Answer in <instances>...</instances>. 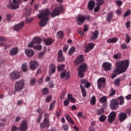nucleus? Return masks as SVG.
Masks as SVG:
<instances>
[{"mask_svg": "<svg viewBox=\"0 0 131 131\" xmlns=\"http://www.w3.org/2000/svg\"><path fill=\"white\" fill-rule=\"evenodd\" d=\"M57 61L58 62H63L65 61V57H64V56H63V52L61 50H59L58 52Z\"/></svg>", "mask_w": 131, "mask_h": 131, "instance_id": "18", "label": "nucleus"}, {"mask_svg": "<svg viewBox=\"0 0 131 131\" xmlns=\"http://www.w3.org/2000/svg\"><path fill=\"white\" fill-rule=\"evenodd\" d=\"M25 53L27 57H31L34 56V51L31 49H26L25 50Z\"/></svg>", "mask_w": 131, "mask_h": 131, "instance_id": "21", "label": "nucleus"}, {"mask_svg": "<svg viewBox=\"0 0 131 131\" xmlns=\"http://www.w3.org/2000/svg\"><path fill=\"white\" fill-rule=\"evenodd\" d=\"M106 118L107 117H106V116L104 115H101L99 118V121H100V122H104V121L106 120Z\"/></svg>", "mask_w": 131, "mask_h": 131, "instance_id": "38", "label": "nucleus"}, {"mask_svg": "<svg viewBox=\"0 0 131 131\" xmlns=\"http://www.w3.org/2000/svg\"><path fill=\"white\" fill-rule=\"evenodd\" d=\"M96 113L97 115H101V114H103L104 113V108H100L97 110Z\"/></svg>", "mask_w": 131, "mask_h": 131, "instance_id": "42", "label": "nucleus"}, {"mask_svg": "<svg viewBox=\"0 0 131 131\" xmlns=\"http://www.w3.org/2000/svg\"><path fill=\"white\" fill-rule=\"evenodd\" d=\"M117 41H118V39L116 37H114L107 40V42H108V43H115V42H117Z\"/></svg>", "mask_w": 131, "mask_h": 131, "instance_id": "28", "label": "nucleus"}, {"mask_svg": "<svg viewBox=\"0 0 131 131\" xmlns=\"http://www.w3.org/2000/svg\"><path fill=\"white\" fill-rule=\"evenodd\" d=\"M84 59H83V55H79L74 61V65L75 66H78L79 64L83 62Z\"/></svg>", "mask_w": 131, "mask_h": 131, "instance_id": "11", "label": "nucleus"}, {"mask_svg": "<svg viewBox=\"0 0 131 131\" xmlns=\"http://www.w3.org/2000/svg\"><path fill=\"white\" fill-rule=\"evenodd\" d=\"M64 68H65V64L59 65L57 67V70L59 72H61V71H63V70H64Z\"/></svg>", "mask_w": 131, "mask_h": 131, "instance_id": "40", "label": "nucleus"}, {"mask_svg": "<svg viewBox=\"0 0 131 131\" xmlns=\"http://www.w3.org/2000/svg\"><path fill=\"white\" fill-rule=\"evenodd\" d=\"M42 94L44 95H48V94H50V91L48 88H45L42 90Z\"/></svg>", "mask_w": 131, "mask_h": 131, "instance_id": "39", "label": "nucleus"}, {"mask_svg": "<svg viewBox=\"0 0 131 131\" xmlns=\"http://www.w3.org/2000/svg\"><path fill=\"white\" fill-rule=\"evenodd\" d=\"M6 17L7 20H8V21H11V17H12V15H11V14L7 13L6 14Z\"/></svg>", "mask_w": 131, "mask_h": 131, "instance_id": "61", "label": "nucleus"}, {"mask_svg": "<svg viewBox=\"0 0 131 131\" xmlns=\"http://www.w3.org/2000/svg\"><path fill=\"white\" fill-rule=\"evenodd\" d=\"M125 39H126V42L127 43H129L131 38H130V36H129L127 34H126Z\"/></svg>", "mask_w": 131, "mask_h": 131, "instance_id": "52", "label": "nucleus"}, {"mask_svg": "<svg viewBox=\"0 0 131 131\" xmlns=\"http://www.w3.org/2000/svg\"><path fill=\"white\" fill-rule=\"evenodd\" d=\"M70 71H69L68 73H66V72H63L61 73L60 78H64V79H68V78L70 77Z\"/></svg>", "mask_w": 131, "mask_h": 131, "instance_id": "25", "label": "nucleus"}, {"mask_svg": "<svg viewBox=\"0 0 131 131\" xmlns=\"http://www.w3.org/2000/svg\"><path fill=\"white\" fill-rule=\"evenodd\" d=\"M28 1V0H23L24 2H27ZM22 2L23 0H13V3H10L7 7L12 10H16V9H19V5H20V3H22Z\"/></svg>", "mask_w": 131, "mask_h": 131, "instance_id": "5", "label": "nucleus"}, {"mask_svg": "<svg viewBox=\"0 0 131 131\" xmlns=\"http://www.w3.org/2000/svg\"><path fill=\"white\" fill-rule=\"evenodd\" d=\"M117 100L119 101L120 105H123L124 104V97L123 96H120L117 98Z\"/></svg>", "mask_w": 131, "mask_h": 131, "instance_id": "37", "label": "nucleus"}, {"mask_svg": "<svg viewBox=\"0 0 131 131\" xmlns=\"http://www.w3.org/2000/svg\"><path fill=\"white\" fill-rule=\"evenodd\" d=\"M121 48L122 50H126L128 49V47H127V45L125 43H123V44H121Z\"/></svg>", "mask_w": 131, "mask_h": 131, "instance_id": "51", "label": "nucleus"}, {"mask_svg": "<svg viewBox=\"0 0 131 131\" xmlns=\"http://www.w3.org/2000/svg\"><path fill=\"white\" fill-rule=\"evenodd\" d=\"M56 103V101H53L52 102L50 105L49 110H53V108L55 107V104Z\"/></svg>", "mask_w": 131, "mask_h": 131, "instance_id": "50", "label": "nucleus"}, {"mask_svg": "<svg viewBox=\"0 0 131 131\" xmlns=\"http://www.w3.org/2000/svg\"><path fill=\"white\" fill-rule=\"evenodd\" d=\"M21 69L24 72H26L27 70H28V68H27V64L26 63H24L21 66Z\"/></svg>", "mask_w": 131, "mask_h": 131, "instance_id": "44", "label": "nucleus"}, {"mask_svg": "<svg viewBox=\"0 0 131 131\" xmlns=\"http://www.w3.org/2000/svg\"><path fill=\"white\" fill-rule=\"evenodd\" d=\"M25 12H27V14L26 15V18H29L30 15H31V9H28V8L26 7L25 8Z\"/></svg>", "mask_w": 131, "mask_h": 131, "instance_id": "33", "label": "nucleus"}, {"mask_svg": "<svg viewBox=\"0 0 131 131\" xmlns=\"http://www.w3.org/2000/svg\"><path fill=\"white\" fill-rule=\"evenodd\" d=\"M116 5L118 6V7H121V5H122V1H117L116 2Z\"/></svg>", "mask_w": 131, "mask_h": 131, "instance_id": "60", "label": "nucleus"}, {"mask_svg": "<svg viewBox=\"0 0 131 131\" xmlns=\"http://www.w3.org/2000/svg\"><path fill=\"white\" fill-rule=\"evenodd\" d=\"M116 69L114 70L112 74V78H115L118 74L125 72L129 66V60L127 59L117 62H116Z\"/></svg>", "mask_w": 131, "mask_h": 131, "instance_id": "1", "label": "nucleus"}, {"mask_svg": "<svg viewBox=\"0 0 131 131\" xmlns=\"http://www.w3.org/2000/svg\"><path fill=\"white\" fill-rule=\"evenodd\" d=\"M63 11V7L62 5H59V7H57L51 14L52 17H56V16H59L60 12Z\"/></svg>", "mask_w": 131, "mask_h": 131, "instance_id": "7", "label": "nucleus"}, {"mask_svg": "<svg viewBox=\"0 0 131 131\" xmlns=\"http://www.w3.org/2000/svg\"><path fill=\"white\" fill-rule=\"evenodd\" d=\"M45 54H46V51L42 52L40 53L38 55V58L39 59H41V58H43V56H45Z\"/></svg>", "mask_w": 131, "mask_h": 131, "instance_id": "55", "label": "nucleus"}, {"mask_svg": "<svg viewBox=\"0 0 131 131\" xmlns=\"http://www.w3.org/2000/svg\"><path fill=\"white\" fill-rule=\"evenodd\" d=\"M25 85V80L21 79L16 82L14 85V93L16 92H20L24 89Z\"/></svg>", "mask_w": 131, "mask_h": 131, "instance_id": "4", "label": "nucleus"}, {"mask_svg": "<svg viewBox=\"0 0 131 131\" xmlns=\"http://www.w3.org/2000/svg\"><path fill=\"white\" fill-rule=\"evenodd\" d=\"M18 54V48H12L10 51V56H15Z\"/></svg>", "mask_w": 131, "mask_h": 131, "instance_id": "27", "label": "nucleus"}, {"mask_svg": "<svg viewBox=\"0 0 131 131\" xmlns=\"http://www.w3.org/2000/svg\"><path fill=\"white\" fill-rule=\"evenodd\" d=\"M30 67L31 70H35L37 68V67L39 66L38 62L36 60H31L30 62Z\"/></svg>", "mask_w": 131, "mask_h": 131, "instance_id": "14", "label": "nucleus"}, {"mask_svg": "<svg viewBox=\"0 0 131 131\" xmlns=\"http://www.w3.org/2000/svg\"><path fill=\"white\" fill-rule=\"evenodd\" d=\"M119 106V103H118V101H117V100L114 99L111 100L110 103V108L112 109V110H116V109L118 108Z\"/></svg>", "mask_w": 131, "mask_h": 131, "instance_id": "10", "label": "nucleus"}, {"mask_svg": "<svg viewBox=\"0 0 131 131\" xmlns=\"http://www.w3.org/2000/svg\"><path fill=\"white\" fill-rule=\"evenodd\" d=\"M30 84L32 86H33V85H34L35 84V82H36V80H35V78H32L30 81Z\"/></svg>", "mask_w": 131, "mask_h": 131, "instance_id": "53", "label": "nucleus"}, {"mask_svg": "<svg viewBox=\"0 0 131 131\" xmlns=\"http://www.w3.org/2000/svg\"><path fill=\"white\" fill-rule=\"evenodd\" d=\"M94 47H95V43H89L88 45V46L86 47V49H85V53H89V52L92 51V50L94 49Z\"/></svg>", "mask_w": 131, "mask_h": 131, "instance_id": "22", "label": "nucleus"}, {"mask_svg": "<svg viewBox=\"0 0 131 131\" xmlns=\"http://www.w3.org/2000/svg\"><path fill=\"white\" fill-rule=\"evenodd\" d=\"M114 17V12L113 11H110L107 14L106 19L107 22H110L112 20V18Z\"/></svg>", "mask_w": 131, "mask_h": 131, "instance_id": "24", "label": "nucleus"}, {"mask_svg": "<svg viewBox=\"0 0 131 131\" xmlns=\"http://www.w3.org/2000/svg\"><path fill=\"white\" fill-rule=\"evenodd\" d=\"M99 102L101 104L107 103V97L103 96L102 97L100 98L99 100Z\"/></svg>", "mask_w": 131, "mask_h": 131, "instance_id": "35", "label": "nucleus"}, {"mask_svg": "<svg viewBox=\"0 0 131 131\" xmlns=\"http://www.w3.org/2000/svg\"><path fill=\"white\" fill-rule=\"evenodd\" d=\"M99 36V31H95L91 35L90 38L91 40H95L98 38Z\"/></svg>", "mask_w": 131, "mask_h": 131, "instance_id": "23", "label": "nucleus"}, {"mask_svg": "<svg viewBox=\"0 0 131 131\" xmlns=\"http://www.w3.org/2000/svg\"><path fill=\"white\" fill-rule=\"evenodd\" d=\"M68 99L69 101H70L72 103L75 102V98H73V96H72V95L71 94L68 95Z\"/></svg>", "mask_w": 131, "mask_h": 131, "instance_id": "36", "label": "nucleus"}, {"mask_svg": "<svg viewBox=\"0 0 131 131\" xmlns=\"http://www.w3.org/2000/svg\"><path fill=\"white\" fill-rule=\"evenodd\" d=\"M126 118H127V115L126 113L121 112L119 114L118 119L121 122L124 121Z\"/></svg>", "mask_w": 131, "mask_h": 131, "instance_id": "13", "label": "nucleus"}, {"mask_svg": "<svg viewBox=\"0 0 131 131\" xmlns=\"http://www.w3.org/2000/svg\"><path fill=\"white\" fill-rule=\"evenodd\" d=\"M27 126H28L27 121L24 120L20 124V126L19 127V130L26 131V129H27Z\"/></svg>", "mask_w": 131, "mask_h": 131, "instance_id": "17", "label": "nucleus"}, {"mask_svg": "<svg viewBox=\"0 0 131 131\" xmlns=\"http://www.w3.org/2000/svg\"><path fill=\"white\" fill-rule=\"evenodd\" d=\"M50 101H52V96H48L46 98V102L47 103H49Z\"/></svg>", "mask_w": 131, "mask_h": 131, "instance_id": "56", "label": "nucleus"}, {"mask_svg": "<svg viewBox=\"0 0 131 131\" xmlns=\"http://www.w3.org/2000/svg\"><path fill=\"white\" fill-rule=\"evenodd\" d=\"M34 45H35V44L34 42H33V40L32 42H31L29 44H28V48H33V47H34V46H34Z\"/></svg>", "mask_w": 131, "mask_h": 131, "instance_id": "59", "label": "nucleus"}, {"mask_svg": "<svg viewBox=\"0 0 131 131\" xmlns=\"http://www.w3.org/2000/svg\"><path fill=\"white\" fill-rule=\"evenodd\" d=\"M24 25H25L24 21H21L19 24L13 26V29L15 31H19V30H20V29H22V28L24 27Z\"/></svg>", "mask_w": 131, "mask_h": 131, "instance_id": "16", "label": "nucleus"}, {"mask_svg": "<svg viewBox=\"0 0 131 131\" xmlns=\"http://www.w3.org/2000/svg\"><path fill=\"white\" fill-rule=\"evenodd\" d=\"M20 77H21V73L17 71H14L10 73V78H11L12 80H16L17 79H19Z\"/></svg>", "mask_w": 131, "mask_h": 131, "instance_id": "6", "label": "nucleus"}, {"mask_svg": "<svg viewBox=\"0 0 131 131\" xmlns=\"http://www.w3.org/2000/svg\"><path fill=\"white\" fill-rule=\"evenodd\" d=\"M116 117V113L115 112H112L108 117V121L109 122H113L115 118Z\"/></svg>", "mask_w": 131, "mask_h": 131, "instance_id": "15", "label": "nucleus"}, {"mask_svg": "<svg viewBox=\"0 0 131 131\" xmlns=\"http://www.w3.org/2000/svg\"><path fill=\"white\" fill-rule=\"evenodd\" d=\"M37 112L38 113L39 115L42 116V114H43V113L42 112V109L40 108L37 109Z\"/></svg>", "mask_w": 131, "mask_h": 131, "instance_id": "57", "label": "nucleus"}, {"mask_svg": "<svg viewBox=\"0 0 131 131\" xmlns=\"http://www.w3.org/2000/svg\"><path fill=\"white\" fill-rule=\"evenodd\" d=\"M34 50H37V51H41L42 49V46L41 45H37L33 47Z\"/></svg>", "mask_w": 131, "mask_h": 131, "instance_id": "47", "label": "nucleus"}, {"mask_svg": "<svg viewBox=\"0 0 131 131\" xmlns=\"http://www.w3.org/2000/svg\"><path fill=\"white\" fill-rule=\"evenodd\" d=\"M44 42L46 46H51L53 43V40L51 38H48L44 39Z\"/></svg>", "mask_w": 131, "mask_h": 131, "instance_id": "29", "label": "nucleus"}, {"mask_svg": "<svg viewBox=\"0 0 131 131\" xmlns=\"http://www.w3.org/2000/svg\"><path fill=\"white\" fill-rule=\"evenodd\" d=\"M90 104L91 105H95L96 104V96H93L90 100Z\"/></svg>", "mask_w": 131, "mask_h": 131, "instance_id": "41", "label": "nucleus"}, {"mask_svg": "<svg viewBox=\"0 0 131 131\" xmlns=\"http://www.w3.org/2000/svg\"><path fill=\"white\" fill-rule=\"evenodd\" d=\"M50 115L48 113L44 114V119L43 120L46 121H50Z\"/></svg>", "mask_w": 131, "mask_h": 131, "instance_id": "46", "label": "nucleus"}, {"mask_svg": "<svg viewBox=\"0 0 131 131\" xmlns=\"http://www.w3.org/2000/svg\"><path fill=\"white\" fill-rule=\"evenodd\" d=\"M57 37L58 38H64V32L62 31H58L57 33Z\"/></svg>", "mask_w": 131, "mask_h": 131, "instance_id": "34", "label": "nucleus"}, {"mask_svg": "<svg viewBox=\"0 0 131 131\" xmlns=\"http://www.w3.org/2000/svg\"><path fill=\"white\" fill-rule=\"evenodd\" d=\"M80 89L81 91L82 97L85 98V97H86V90H85V89H84V87L82 85H80Z\"/></svg>", "mask_w": 131, "mask_h": 131, "instance_id": "30", "label": "nucleus"}, {"mask_svg": "<svg viewBox=\"0 0 131 131\" xmlns=\"http://www.w3.org/2000/svg\"><path fill=\"white\" fill-rule=\"evenodd\" d=\"M88 70V64L82 63L78 68V75L80 78L84 77V72Z\"/></svg>", "mask_w": 131, "mask_h": 131, "instance_id": "3", "label": "nucleus"}, {"mask_svg": "<svg viewBox=\"0 0 131 131\" xmlns=\"http://www.w3.org/2000/svg\"><path fill=\"white\" fill-rule=\"evenodd\" d=\"M114 83L117 86H118L120 84V78H118L114 80Z\"/></svg>", "mask_w": 131, "mask_h": 131, "instance_id": "48", "label": "nucleus"}, {"mask_svg": "<svg viewBox=\"0 0 131 131\" xmlns=\"http://www.w3.org/2000/svg\"><path fill=\"white\" fill-rule=\"evenodd\" d=\"M130 10H128L127 11H126L124 14V18H125V17H127V16H129L130 15Z\"/></svg>", "mask_w": 131, "mask_h": 131, "instance_id": "54", "label": "nucleus"}, {"mask_svg": "<svg viewBox=\"0 0 131 131\" xmlns=\"http://www.w3.org/2000/svg\"><path fill=\"white\" fill-rule=\"evenodd\" d=\"M50 14L51 11L49 9H46L38 15L39 19H43L39 22L40 27H45L46 24H48V21L50 20L48 16Z\"/></svg>", "mask_w": 131, "mask_h": 131, "instance_id": "2", "label": "nucleus"}, {"mask_svg": "<svg viewBox=\"0 0 131 131\" xmlns=\"http://www.w3.org/2000/svg\"><path fill=\"white\" fill-rule=\"evenodd\" d=\"M65 95H66V91L65 90L63 91L60 95V99L62 100L65 97Z\"/></svg>", "mask_w": 131, "mask_h": 131, "instance_id": "58", "label": "nucleus"}, {"mask_svg": "<svg viewBox=\"0 0 131 131\" xmlns=\"http://www.w3.org/2000/svg\"><path fill=\"white\" fill-rule=\"evenodd\" d=\"M68 48L69 47L68 45L64 46L63 47V52H65V53H66V52H67L68 50Z\"/></svg>", "mask_w": 131, "mask_h": 131, "instance_id": "63", "label": "nucleus"}, {"mask_svg": "<svg viewBox=\"0 0 131 131\" xmlns=\"http://www.w3.org/2000/svg\"><path fill=\"white\" fill-rule=\"evenodd\" d=\"M84 86H85V89H89V88H90V86H91V83H90L89 82H87L84 84Z\"/></svg>", "mask_w": 131, "mask_h": 131, "instance_id": "64", "label": "nucleus"}, {"mask_svg": "<svg viewBox=\"0 0 131 131\" xmlns=\"http://www.w3.org/2000/svg\"><path fill=\"white\" fill-rule=\"evenodd\" d=\"M113 58L116 59H120L121 58V53H117L116 54L114 55Z\"/></svg>", "mask_w": 131, "mask_h": 131, "instance_id": "45", "label": "nucleus"}, {"mask_svg": "<svg viewBox=\"0 0 131 131\" xmlns=\"http://www.w3.org/2000/svg\"><path fill=\"white\" fill-rule=\"evenodd\" d=\"M56 72V65L54 63H51L49 66V74H53Z\"/></svg>", "mask_w": 131, "mask_h": 131, "instance_id": "20", "label": "nucleus"}, {"mask_svg": "<svg viewBox=\"0 0 131 131\" xmlns=\"http://www.w3.org/2000/svg\"><path fill=\"white\" fill-rule=\"evenodd\" d=\"M76 20L78 25H82L84 23V21L86 20V16L79 15Z\"/></svg>", "mask_w": 131, "mask_h": 131, "instance_id": "9", "label": "nucleus"}, {"mask_svg": "<svg viewBox=\"0 0 131 131\" xmlns=\"http://www.w3.org/2000/svg\"><path fill=\"white\" fill-rule=\"evenodd\" d=\"M74 52H75V48L72 47L69 51V55H72L74 53Z\"/></svg>", "mask_w": 131, "mask_h": 131, "instance_id": "49", "label": "nucleus"}, {"mask_svg": "<svg viewBox=\"0 0 131 131\" xmlns=\"http://www.w3.org/2000/svg\"><path fill=\"white\" fill-rule=\"evenodd\" d=\"M64 116L66 118L67 120H68V121L70 122V123H71V124H74V122H73V120H72V119H71V117H70V116H69V115L66 114L64 115Z\"/></svg>", "mask_w": 131, "mask_h": 131, "instance_id": "31", "label": "nucleus"}, {"mask_svg": "<svg viewBox=\"0 0 131 131\" xmlns=\"http://www.w3.org/2000/svg\"><path fill=\"white\" fill-rule=\"evenodd\" d=\"M97 85L98 89H103L106 85V78L105 77H101L98 79L97 80Z\"/></svg>", "mask_w": 131, "mask_h": 131, "instance_id": "8", "label": "nucleus"}, {"mask_svg": "<svg viewBox=\"0 0 131 131\" xmlns=\"http://www.w3.org/2000/svg\"><path fill=\"white\" fill-rule=\"evenodd\" d=\"M96 1L97 6H102L105 3V0H96Z\"/></svg>", "mask_w": 131, "mask_h": 131, "instance_id": "43", "label": "nucleus"}, {"mask_svg": "<svg viewBox=\"0 0 131 131\" xmlns=\"http://www.w3.org/2000/svg\"><path fill=\"white\" fill-rule=\"evenodd\" d=\"M39 126L42 129L45 127H50V121L43 120V122L40 123Z\"/></svg>", "mask_w": 131, "mask_h": 131, "instance_id": "19", "label": "nucleus"}, {"mask_svg": "<svg viewBox=\"0 0 131 131\" xmlns=\"http://www.w3.org/2000/svg\"><path fill=\"white\" fill-rule=\"evenodd\" d=\"M41 41L40 38H34L33 39V41L35 45H39V43H41Z\"/></svg>", "mask_w": 131, "mask_h": 131, "instance_id": "32", "label": "nucleus"}, {"mask_svg": "<svg viewBox=\"0 0 131 131\" xmlns=\"http://www.w3.org/2000/svg\"><path fill=\"white\" fill-rule=\"evenodd\" d=\"M88 8L89 11H93L95 8V1H91L88 3Z\"/></svg>", "mask_w": 131, "mask_h": 131, "instance_id": "26", "label": "nucleus"}, {"mask_svg": "<svg viewBox=\"0 0 131 131\" xmlns=\"http://www.w3.org/2000/svg\"><path fill=\"white\" fill-rule=\"evenodd\" d=\"M63 105L64 106H68L69 105V100L68 99L64 100Z\"/></svg>", "mask_w": 131, "mask_h": 131, "instance_id": "62", "label": "nucleus"}, {"mask_svg": "<svg viewBox=\"0 0 131 131\" xmlns=\"http://www.w3.org/2000/svg\"><path fill=\"white\" fill-rule=\"evenodd\" d=\"M102 67L105 71H110L112 68V64L110 62H106L102 64Z\"/></svg>", "mask_w": 131, "mask_h": 131, "instance_id": "12", "label": "nucleus"}]
</instances>
